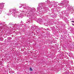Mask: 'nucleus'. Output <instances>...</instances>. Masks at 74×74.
Here are the masks:
<instances>
[{
    "mask_svg": "<svg viewBox=\"0 0 74 74\" xmlns=\"http://www.w3.org/2000/svg\"><path fill=\"white\" fill-rule=\"evenodd\" d=\"M30 71H33V69H32V68H30Z\"/></svg>",
    "mask_w": 74,
    "mask_h": 74,
    "instance_id": "obj_1",
    "label": "nucleus"
},
{
    "mask_svg": "<svg viewBox=\"0 0 74 74\" xmlns=\"http://www.w3.org/2000/svg\"><path fill=\"white\" fill-rule=\"evenodd\" d=\"M72 25H73V26H74V24L72 23Z\"/></svg>",
    "mask_w": 74,
    "mask_h": 74,
    "instance_id": "obj_2",
    "label": "nucleus"
},
{
    "mask_svg": "<svg viewBox=\"0 0 74 74\" xmlns=\"http://www.w3.org/2000/svg\"><path fill=\"white\" fill-rule=\"evenodd\" d=\"M71 22H73V23H74V21H72Z\"/></svg>",
    "mask_w": 74,
    "mask_h": 74,
    "instance_id": "obj_3",
    "label": "nucleus"
}]
</instances>
